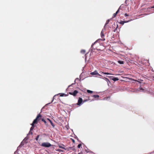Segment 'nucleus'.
I'll return each instance as SVG.
<instances>
[{
  "label": "nucleus",
  "mask_w": 154,
  "mask_h": 154,
  "mask_svg": "<svg viewBox=\"0 0 154 154\" xmlns=\"http://www.w3.org/2000/svg\"><path fill=\"white\" fill-rule=\"evenodd\" d=\"M41 145L42 146L46 147H49L51 146V145L50 143L48 142H44L42 143Z\"/></svg>",
  "instance_id": "nucleus-1"
},
{
  "label": "nucleus",
  "mask_w": 154,
  "mask_h": 154,
  "mask_svg": "<svg viewBox=\"0 0 154 154\" xmlns=\"http://www.w3.org/2000/svg\"><path fill=\"white\" fill-rule=\"evenodd\" d=\"M90 74L92 75H97L98 76H100V75L97 72V70H95L94 72H91Z\"/></svg>",
  "instance_id": "nucleus-2"
},
{
  "label": "nucleus",
  "mask_w": 154,
  "mask_h": 154,
  "mask_svg": "<svg viewBox=\"0 0 154 154\" xmlns=\"http://www.w3.org/2000/svg\"><path fill=\"white\" fill-rule=\"evenodd\" d=\"M82 101L83 100L82 99L81 97H79L78 100V103H77V105H78L80 106L82 104Z\"/></svg>",
  "instance_id": "nucleus-3"
},
{
  "label": "nucleus",
  "mask_w": 154,
  "mask_h": 154,
  "mask_svg": "<svg viewBox=\"0 0 154 154\" xmlns=\"http://www.w3.org/2000/svg\"><path fill=\"white\" fill-rule=\"evenodd\" d=\"M78 93V91L77 90H75L73 92H69V94L70 95H73L74 96H75Z\"/></svg>",
  "instance_id": "nucleus-4"
},
{
  "label": "nucleus",
  "mask_w": 154,
  "mask_h": 154,
  "mask_svg": "<svg viewBox=\"0 0 154 154\" xmlns=\"http://www.w3.org/2000/svg\"><path fill=\"white\" fill-rule=\"evenodd\" d=\"M109 77L112 80L114 81H118L119 79L117 78L114 77L113 76H110Z\"/></svg>",
  "instance_id": "nucleus-5"
},
{
  "label": "nucleus",
  "mask_w": 154,
  "mask_h": 154,
  "mask_svg": "<svg viewBox=\"0 0 154 154\" xmlns=\"http://www.w3.org/2000/svg\"><path fill=\"white\" fill-rule=\"evenodd\" d=\"M47 119L50 122L53 127L54 128L55 127V125L54 124L52 121L48 118Z\"/></svg>",
  "instance_id": "nucleus-6"
},
{
  "label": "nucleus",
  "mask_w": 154,
  "mask_h": 154,
  "mask_svg": "<svg viewBox=\"0 0 154 154\" xmlns=\"http://www.w3.org/2000/svg\"><path fill=\"white\" fill-rule=\"evenodd\" d=\"M101 36L102 38L103 39H100V40L102 41H104L105 40V39L104 38V35L103 32V30L101 32Z\"/></svg>",
  "instance_id": "nucleus-7"
},
{
  "label": "nucleus",
  "mask_w": 154,
  "mask_h": 154,
  "mask_svg": "<svg viewBox=\"0 0 154 154\" xmlns=\"http://www.w3.org/2000/svg\"><path fill=\"white\" fill-rule=\"evenodd\" d=\"M58 146L59 148H62L63 149H65V148L64 147V146L63 145L60 144L58 145Z\"/></svg>",
  "instance_id": "nucleus-8"
},
{
  "label": "nucleus",
  "mask_w": 154,
  "mask_h": 154,
  "mask_svg": "<svg viewBox=\"0 0 154 154\" xmlns=\"http://www.w3.org/2000/svg\"><path fill=\"white\" fill-rule=\"evenodd\" d=\"M130 21H121L120 22V23L121 24H122V25H123L125 23H127L128 22H129Z\"/></svg>",
  "instance_id": "nucleus-9"
},
{
  "label": "nucleus",
  "mask_w": 154,
  "mask_h": 154,
  "mask_svg": "<svg viewBox=\"0 0 154 154\" xmlns=\"http://www.w3.org/2000/svg\"><path fill=\"white\" fill-rule=\"evenodd\" d=\"M29 138V136H27L25 138V139L23 140V141H26V140H27ZM25 142L26 143H27V142H26L25 141Z\"/></svg>",
  "instance_id": "nucleus-10"
},
{
  "label": "nucleus",
  "mask_w": 154,
  "mask_h": 154,
  "mask_svg": "<svg viewBox=\"0 0 154 154\" xmlns=\"http://www.w3.org/2000/svg\"><path fill=\"white\" fill-rule=\"evenodd\" d=\"M92 97H94L95 98H96L99 97V95H93L92 96Z\"/></svg>",
  "instance_id": "nucleus-11"
},
{
  "label": "nucleus",
  "mask_w": 154,
  "mask_h": 154,
  "mask_svg": "<svg viewBox=\"0 0 154 154\" xmlns=\"http://www.w3.org/2000/svg\"><path fill=\"white\" fill-rule=\"evenodd\" d=\"M103 79H105L106 80V81L107 82H110V81L107 78H106V77H103Z\"/></svg>",
  "instance_id": "nucleus-12"
},
{
  "label": "nucleus",
  "mask_w": 154,
  "mask_h": 154,
  "mask_svg": "<svg viewBox=\"0 0 154 154\" xmlns=\"http://www.w3.org/2000/svg\"><path fill=\"white\" fill-rule=\"evenodd\" d=\"M118 63L120 64H123L124 63V61H119Z\"/></svg>",
  "instance_id": "nucleus-13"
},
{
  "label": "nucleus",
  "mask_w": 154,
  "mask_h": 154,
  "mask_svg": "<svg viewBox=\"0 0 154 154\" xmlns=\"http://www.w3.org/2000/svg\"><path fill=\"white\" fill-rule=\"evenodd\" d=\"M23 145V142H21L20 145L18 147L17 149L20 147H21Z\"/></svg>",
  "instance_id": "nucleus-14"
},
{
  "label": "nucleus",
  "mask_w": 154,
  "mask_h": 154,
  "mask_svg": "<svg viewBox=\"0 0 154 154\" xmlns=\"http://www.w3.org/2000/svg\"><path fill=\"white\" fill-rule=\"evenodd\" d=\"M97 41H96L94 43H93L92 44L91 47V51H92V47H93V46L97 42Z\"/></svg>",
  "instance_id": "nucleus-15"
},
{
  "label": "nucleus",
  "mask_w": 154,
  "mask_h": 154,
  "mask_svg": "<svg viewBox=\"0 0 154 154\" xmlns=\"http://www.w3.org/2000/svg\"><path fill=\"white\" fill-rule=\"evenodd\" d=\"M33 123L36 124L37 123V119H35L33 121Z\"/></svg>",
  "instance_id": "nucleus-16"
},
{
  "label": "nucleus",
  "mask_w": 154,
  "mask_h": 154,
  "mask_svg": "<svg viewBox=\"0 0 154 154\" xmlns=\"http://www.w3.org/2000/svg\"><path fill=\"white\" fill-rule=\"evenodd\" d=\"M79 80V78H76V79H75V83L72 84L71 85H70L69 86H68V87H69L71 86L72 85H74V84L75 83V81H76V80Z\"/></svg>",
  "instance_id": "nucleus-17"
},
{
  "label": "nucleus",
  "mask_w": 154,
  "mask_h": 154,
  "mask_svg": "<svg viewBox=\"0 0 154 154\" xmlns=\"http://www.w3.org/2000/svg\"><path fill=\"white\" fill-rule=\"evenodd\" d=\"M42 122H43L45 124H46L47 122L45 119H42Z\"/></svg>",
  "instance_id": "nucleus-18"
},
{
  "label": "nucleus",
  "mask_w": 154,
  "mask_h": 154,
  "mask_svg": "<svg viewBox=\"0 0 154 154\" xmlns=\"http://www.w3.org/2000/svg\"><path fill=\"white\" fill-rule=\"evenodd\" d=\"M41 116V115L39 114L36 117V118L35 119H37V120Z\"/></svg>",
  "instance_id": "nucleus-19"
},
{
  "label": "nucleus",
  "mask_w": 154,
  "mask_h": 154,
  "mask_svg": "<svg viewBox=\"0 0 154 154\" xmlns=\"http://www.w3.org/2000/svg\"><path fill=\"white\" fill-rule=\"evenodd\" d=\"M85 52V51L84 50H82L81 51V52L82 54H84Z\"/></svg>",
  "instance_id": "nucleus-20"
},
{
  "label": "nucleus",
  "mask_w": 154,
  "mask_h": 154,
  "mask_svg": "<svg viewBox=\"0 0 154 154\" xmlns=\"http://www.w3.org/2000/svg\"><path fill=\"white\" fill-rule=\"evenodd\" d=\"M32 132L31 131H30L29 133L27 134V136H29V134H31V135H32Z\"/></svg>",
  "instance_id": "nucleus-21"
},
{
  "label": "nucleus",
  "mask_w": 154,
  "mask_h": 154,
  "mask_svg": "<svg viewBox=\"0 0 154 154\" xmlns=\"http://www.w3.org/2000/svg\"><path fill=\"white\" fill-rule=\"evenodd\" d=\"M87 92L88 93H92L93 92V91L90 90H87Z\"/></svg>",
  "instance_id": "nucleus-22"
},
{
  "label": "nucleus",
  "mask_w": 154,
  "mask_h": 154,
  "mask_svg": "<svg viewBox=\"0 0 154 154\" xmlns=\"http://www.w3.org/2000/svg\"><path fill=\"white\" fill-rule=\"evenodd\" d=\"M39 136H40V135H38L35 138V140L37 141L38 140V139L39 137Z\"/></svg>",
  "instance_id": "nucleus-23"
},
{
  "label": "nucleus",
  "mask_w": 154,
  "mask_h": 154,
  "mask_svg": "<svg viewBox=\"0 0 154 154\" xmlns=\"http://www.w3.org/2000/svg\"><path fill=\"white\" fill-rule=\"evenodd\" d=\"M60 94V96H61V97H63L64 95H65V94L63 93H61V94Z\"/></svg>",
  "instance_id": "nucleus-24"
},
{
  "label": "nucleus",
  "mask_w": 154,
  "mask_h": 154,
  "mask_svg": "<svg viewBox=\"0 0 154 154\" xmlns=\"http://www.w3.org/2000/svg\"><path fill=\"white\" fill-rule=\"evenodd\" d=\"M104 74H105V75H110V74H111L109 73H108V72H104Z\"/></svg>",
  "instance_id": "nucleus-25"
},
{
  "label": "nucleus",
  "mask_w": 154,
  "mask_h": 154,
  "mask_svg": "<svg viewBox=\"0 0 154 154\" xmlns=\"http://www.w3.org/2000/svg\"><path fill=\"white\" fill-rule=\"evenodd\" d=\"M118 25H117V26H116V29H115V30H114V32H116V31L117 30V28H118Z\"/></svg>",
  "instance_id": "nucleus-26"
},
{
  "label": "nucleus",
  "mask_w": 154,
  "mask_h": 154,
  "mask_svg": "<svg viewBox=\"0 0 154 154\" xmlns=\"http://www.w3.org/2000/svg\"><path fill=\"white\" fill-rule=\"evenodd\" d=\"M109 23L108 22H107V21H106V23H105V26H104V28H105V26H106V25H107Z\"/></svg>",
  "instance_id": "nucleus-27"
},
{
  "label": "nucleus",
  "mask_w": 154,
  "mask_h": 154,
  "mask_svg": "<svg viewBox=\"0 0 154 154\" xmlns=\"http://www.w3.org/2000/svg\"><path fill=\"white\" fill-rule=\"evenodd\" d=\"M116 15V14L115 13H114L113 14L112 18H114V17H115Z\"/></svg>",
  "instance_id": "nucleus-28"
},
{
  "label": "nucleus",
  "mask_w": 154,
  "mask_h": 154,
  "mask_svg": "<svg viewBox=\"0 0 154 154\" xmlns=\"http://www.w3.org/2000/svg\"><path fill=\"white\" fill-rule=\"evenodd\" d=\"M82 146V144H79L78 146V148H80V147L81 146Z\"/></svg>",
  "instance_id": "nucleus-29"
},
{
  "label": "nucleus",
  "mask_w": 154,
  "mask_h": 154,
  "mask_svg": "<svg viewBox=\"0 0 154 154\" xmlns=\"http://www.w3.org/2000/svg\"><path fill=\"white\" fill-rule=\"evenodd\" d=\"M33 129H34V127L32 126L30 128V130L31 131L32 130H33Z\"/></svg>",
  "instance_id": "nucleus-30"
},
{
  "label": "nucleus",
  "mask_w": 154,
  "mask_h": 154,
  "mask_svg": "<svg viewBox=\"0 0 154 154\" xmlns=\"http://www.w3.org/2000/svg\"><path fill=\"white\" fill-rule=\"evenodd\" d=\"M140 91H144V90L142 88H140Z\"/></svg>",
  "instance_id": "nucleus-31"
},
{
  "label": "nucleus",
  "mask_w": 154,
  "mask_h": 154,
  "mask_svg": "<svg viewBox=\"0 0 154 154\" xmlns=\"http://www.w3.org/2000/svg\"><path fill=\"white\" fill-rule=\"evenodd\" d=\"M119 8L117 10L116 13H115L117 14L119 12Z\"/></svg>",
  "instance_id": "nucleus-32"
},
{
  "label": "nucleus",
  "mask_w": 154,
  "mask_h": 154,
  "mask_svg": "<svg viewBox=\"0 0 154 154\" xmlns=\"http://www.w3.org/2000/svg\"><path fill=\"white\" fill-rule=\"evenodd\" d=\"M35 124V123H33V122L31 125H32V126H33Z\"/></svg>",
  "instance_id": "nucleus-33"
},
{
  "label": "nucleus",
  "mask_w": 154,
  "mask_h": 154,
  "mask_svg": "<svg viewBox=\"0 0 154 154\" xmlns=\"http://www.w3.org/2000/svg\"><path fill=\"white\" fill-rule=\"evenodd\" d=\"M125 17H127L128 16V15L127 14H125Z\"/></svg>",
  "instance_id": "nucleus-34"
},
{
  "label": "nucleus",
  "mask_w": 154,
  "mask_h": 154,
  "mask_svg": "<svg viewBox=\"0 0 154 154\" xmlns=\"http://www.w3.org/2000/svg\"><path fill=\"white\" fill-rule=\"evenodd\" d=\"M100 74H104V72H101H101H100Z\"/></svg>",
  "instance_id": "nucleus-35"
},
{
  "label": "nucleus",
  "mask_w": 154,
  "mask_h": 154,
  "mask_svg": "<svg viewBox=\"0 0 154 154\" xmlns=\"http://www.w3.org/2000/svg\"><path fill=\"white\" fill-rule=\"evenodd\" d=\"M111 19H108V20H107V21L109 23V22L110 21V20H111Z\"/></svg>",
  "instance_id": "nucleus-36"
},
{
  "label": "nucleus",
  "mask_w": 154,
  "mask_h": 154,
  "mask_svg": "<svg viewBox=\"0 0 154 154\" xmlns=\"http://www.w3.org/2000/svg\"><path fill=\"white\" fill-rule=\"evenodd\" d=\"M111 19H108V20H107V21L109 23V22L110 21V20H111Z\"/></svg>",
  "instance_id": "nucleus-37"
},
{
  "label": "nucleus",
  "mask_w": 154,
  "mask_h": 154,
  "mask_svg": "<svg viewBox=\"0 0 154 154\" xmlns=\"http://www.w3.org/2000/svg\"><path fill=\"white\" fill-rule=\"evenodd\" d=\"M111 19H108V20H107V21L109 23V22L110 21V20H111Z\"/></svg>",
  "instance_id": "nucleus-38"
},
{
  "label": "nucleus",
  "mask_w": 154,
  "mask_h": 154,
  "mask_svg": "<svg viewBox=\"0 0 154 154\" xmlns=\"http://www.w3.org/2000/svg\"><path fill=\"white\" fill-rule=\"evenodd\" d=\"M100 76V77H100V78L103 79V78H102V75H100V76Z\"/></svg>",
  "instance_id": "nucleus-39"
},
{
  "label": "nucleus",
  "mask_w": 154,
  "mask_h": 154,
  "mask_svg": "<svg viewBox=\"0 0 154 154\" xmlns=\"http://www.w3.org/2000/svg\"><path fill=\"white\" fill-rule=\"evenodd\" d=\"M100 76V77H100V78L103 79V78H102V75H100V76Z\"/></svg>",
  "instance_id": "nucleus-40"
},
{
  "label": "nucleus",
  "mask_w": 154,
  "mask_h": 154,
  "mask_svg": "<svg viewBox=\"0 0 154 154\" xmlns=\"http://www.w3.org/2000/svg\"><path fill=\"white\" fill-rule=\"evenodd\" d=\"M78 154H83L82 153V152H80Z\"/></svg>",
  "instance_id": "nucleus-41"
},
{
  "label": "nucleus",
  "mask_w": 154,
  "mask_h": 154,
  "mask_svg": "<svg viewBox=\"0 0 154 154\" xmlns=\"http://www.w3.org/2000/svg\"><path fill=\"white\" fill-rule=\"evenodd\" d=\"M92 51H93V47H92Z\"/></svg>",
  "instance_id": "nucleus-42"
},
{
  "label": "nucleus",
  "mask_w": 154,
  "mask_h": 154,
  "mask_svg": "<svg viewBox=\"0 0 154 154\" xmlns=\"http://www.w3.org/2000/svg\"><path fill=\"white\" fill-rule=\"evenodd\" d=\"M87 100H84V102H85L86 101H87Z\"/></svg>",
  "instance_id": "nucleus-43"
},
{
  "label": "nucleus",
  "mask_w": 154,
  "mask_h": 154,
  "mask_svg": "<svg viewBox=\"0 0 154 154\" xmlns=\"http://www.w3.org/2000/svg\"><path fill=\"white\" fill-rule=\"evenodd\" d=\"M72 141L73 143H74L75 142V140H74L73 139H72Z\"/></svg>",
  "instance_id": "nucleus-44"
},
{
  "label": "nucleus",
  "mask_w": 154,
  "mask_h": 154,
  "mask_svg": "<svg viewBox=\"0 0 154 154\" xmlns=\"http://www.w3.org/2000/svg\"><path fill=\"white\" fill-rule=\"evenodd\" d=\"M58 151H61L60 150V149H58Z\"/></svg>",
  "instance_id": "nucleus-45"
},
{
  "label": "nucleus",
  "mask_w": 154,
  "mask_h": 154,
  "mask_svg": "<svg viewBox=\"0 0 154 154\" xmlns=\"http://www.w3.org/2000/svg\"><path fill=\"white\" fill-rule=\"evenodd\" d=\"M65 96H68V94H65L64 95Z\"/></svg>",
  "instance_id": "nucleus-46"
},
{
  "label": "nucleus",
  "mask_w": 154,
  "mask_h": 154,
  "mask_svg": "<svg viewBox=\"0 0 154 154\" xmlns=\"http://www.w3.org/2000/svg\"><path fill=\"white\" fill-rule=\"evenodd\" d=\"M152 8H154V6L151 7Z\"/></svg>",
  "instance_id": "nucleus-47"
},
{
  "label": "nucleus",
  "mask_w": 154,
  "mask_h": 154,
  "mask_svg": "<svg viewBox=\"0 0 154 154\" xmlns=\"http://www.w3.org/2000/svg\"><path fill=\"white\" fill-rule=\"evenodd\" d=\"M53 100H52V101L51 102H52L53 101Z\"/></svg>",
  "instance_id": "nucleus-48"
}]
</instances>
